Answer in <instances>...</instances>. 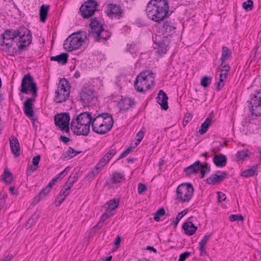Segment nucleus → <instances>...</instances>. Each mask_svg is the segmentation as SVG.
<instances>
[{"mask_svg": "<svg viewBox=\"0 0 261 261\" xmlns=\"http://www.w3.org/2000/svg\"><path fill=\"white\" fill-rule=\"evenodd\" d=\"M146 12L148 17L153 21H162L167 17L169 12L167 0H151L147 5Z\"/></svg>", "mask_w": 261, "mask_h": 261, "instance_id": "f257e3e1", "label": "nucleus"}, {"mask_svg": "<svg viewBox=\"0 0 261 261\" xmlns=\"http://www.w3.org/2000/svg\"><path fill=\"white\" fill-rule=\"evenodd\" d=\"M92 119L91 113H82L72 119L70 128L74 134L86 136L89 134L90 124L92 125Z\"/></svg>", "mask_w": 261, "mask_h": 261, "instance_id": "f03ea898", "label": "nucleus"}, {"mask_svg": "<svg viewBox=\"0 0 261 261\" xmlns=\"http://www.w3.org/2000/svg\"><path fill=\"white\" fill-rule=\"evenodd\" d=\"M114 124L112 116L109 113H102L92 116V128L97 134L103 135L109 132Z\"/></svg>", "mask_w": 261, "mask_h": 261, "instance_id": "7ed1b4c3", "label": "nucleus"}, {"mask_svg": "<svg viewBox=\"0 0 261 261\" xmlns=\"http://www.w3.org/2000/svg\"><path fill=\"white\" fill-rule=\"evenodd\" d=\"M155 74L147 71L139 73L134 82L135 89L139 92L145 93L154 84Z\"/></svg>", "mask_w": 261, "mask_h": 261, "instance_id": "20e7f679", "label": "nucleus"}, {"mask_svg": "<svg viewBox=\"0 0 261 261\" xmlns=\"http://www.w3.org/2000/svg\"><path fill=\"white\" fill-rule=\"evenodd\" d=\"M194 191V189L191 184H181L176 188L175 199L182 203L188 202L192 198Z\"/></svg>", "mask_w": 261, "mask_h": 261, "instance_id": "39448f33", "label": "nucleus"}, {"mask_svg": "<svg viewBox=\"0 0 261 261\" xmlns=\"http://www.w3.org/2000/svg\"><path fill=\"white\" fill-rule=\"evenodd\" d=\"M84 41V39L80 33H73L64 41V48L68 51H72L79 48Z\"/></svg>", "mask_w": 261, "mask_h": 261, "instance_id": "423d86ee", "label": "nucleus"}, {"mask_svg": "<svg viewBox=\"0 0 261 261\" xmlns=\"http://www.w3.org/2000/svg\"><path fill=\"white\" fill-rule=\"evenodd\" d=\"M20 91L22 93L28 94L29 92L36 97L37 96V87L36 84L34 82L33 77L28 73L23 76L22 80Z\"/></svg>", "mask_w": 261, "mask_h": 261, "instance_id": "0eeeda50", "label": "nucleus"}, {"mask_svg": "<svg viewBox=\"0 0 261 261\" xmlns=\"http://www.w3.org/2000/svg\"><path fill=\"white\" fill-rule=\"evenodd\" d=\"M55 101L62 103L65 101L69 96V87L65 79L61 80L58 89L56 91Z\"/></svg>", "mask_w": 261, "mask_h": 261, "instance_id": "6e6552de", "label": "nucleus"}, {"mask_svg": "<svg viewBox=\"0 0 261 261\" xmlns=\"http://www.w3.org/2000/svg\"><path fill=\"white\" fill-rule=\"evenodd\" d=\"M199 170H200L201 174V178H202L204 177L206 173L210 172L211 169L210 167H208V164L206 162L201 164L199 161H197L184 170L187 176H190L193 174H196Z\"/></svg>", "mask_w": 261, "mask_h": 261, "instance_id": "1a4fd4ad", "label": "nucleus"}, {"mask_svg": "<svg viewBox=\"0 0 261 261\" xmlns=\"http://www.w3.org/2000/svg\"><path fill=\"white\" fill-rule=\"evenodd\" d=\"M98 4L93 0L85 2L80 7V10L84 18L93 16L97 10Z\"/></svg>", "mask_w": 261, "mask_h": 261, "instance_id": "9d476101", "label": "nucleus"}, {"mask_svg": "<svg viewBox=\"0 0 261 261\" xmlns=\"http://www.w3.org/2000/svg\"><path fill=\"white\" fill-rule=\"evenodd\" d=\"M17 34L18 31L8 30L2 35L3 36V42L1 45L4 47V49H8L12 47L13 42L16 41Z\"/></svg>", "mask_w": 261, "mask_h": 261, "instance_id": "9b49d317", "label": "nucleus"}, {"mask_svg": "<svg viewBox=\"0 0 261 261\" xmlns=\"http://www.w3.org/2000/svg\"><path fill=\"white\" fill-rule=\"evenodd\" d=\"M54 119L56 125L58 126L61 130H64L66 133L69 132L70 116L68 113L57 114L55 115Z\"/></svg>", "mask_w": 261, "mask_h": 261, "instance_id": "f8f14e48", "label": "nucleus"}, {"mask_svg": "<svg viewBox=\"0 0 261 261\" xmlns=\"http://www.w3.org/2000/svg\"><path fill=\"white\" fill-rule=\"evenodd\" d=\"M251 111L252 115L255 116H261V91H258L250 100Z\"/></svg>", "mask_w": 261, "mask_h": 261, "instance_id": "ddd939ff", "label": "nucleus"}, {"mask_svg": "<svg viewBox=\"0 0 261 261\" xmlns=\"http://www.w3.org/2000/svg\"><path fill=\"white\" fill-rule=\"evenodd\" d=\"M16 41H18L20 44L18 45V47L20 50L24 49L26 47L28 46L32 41V36L29 31L26 32L22 33L18 31Z\"/></svg>", "mask_w": 261, "mask_h": 261, "instance_id": "4468645a", "label": "nucleus"}, {"mask_svg": "<svg viewBox=\"0 0 261 261\" xmlns=\"http://www.w3.org/2000/svg\"><path fill=\"white\" fill-rule=\"evenodd\" d=\"M95 97L94 92L92 90L85 88L80 93V101L84 107H88Z\"/></svg>", "mask_w": 261, "mask_h": 261, "instance_id": "2eb2a0df", "label": "nucleus"}, {"mask_svg": "<svg viewBox=\"0 0 261 261\" xmlns=\"http://www.w3.org/2000/svg\"><path fill=\"white\" fill-rule=\"evenodd\" d=\"M105 12L108 16L111 17L115 16L119 18L122 17L123 11L120 6L109 4L107 5V10Z\"/></svg>", "mask_w": 261, "mask_h": 261, "instance_id": "dca6fc26", "label": "nucleus"}, {"mask_svg": "<svg viewBox=\"0 0 261 261\" xmlns=\"http://www.w3.org/2000/svg\"><path fill=\"white\" fill-rule=\"evenodd\" d=\"M135 101L133 99L129 98H122L118 103L121 112H125L135 106Z\"/></svg>", "mask_w": 261, "mask_h": 261, "instance_id": "f3484780", "label": "nucleus"}, {"mask_svg": "<svg viewBox=\"0 0 261 261\" xmlns=\"http://www.w3.org/2000/svg\"><path fill=\"white\" fill-rule=\"evenodd\" d=\"M111 33L102 27L97 32L93 34L92 37L96 41L104 42L111 36Z\"/></svg>", "mask_w": 261, "mask_h": 261, "instance_id": "a211bd4d", "label": "nucleus"}, {"mask_svg": "<svg viewBox=\"0 0 261 261\" xmlns=\"http://www.w3.org/2000/svg\"><path fill=\"white\" fill-rule=\"evenodd\" d=\"M227 173L225 172H218L216 174L212 175L209 177L206 182L209 185H216L226 178Z\"/></svg>", "mask_w": 261, "mask_h": 261, "instance_id": "6ab92c4d", "label": "nucleus"}, {"mask_svg": "<svg viewBox=\"0 0 261 261\" xmlns=\"http://www.w3.org/2000/svg\"><path fill=\"white\" fill-rule=\"evenodd\" d=\"M35 100V97L29 98L24 102V113L28 117H32L34 115L33 102Z\"/></svg>", "mask_w": 261, "mask_h": 261, "instance_id": "aec40b11", "label": "nucleus"}, {"mask_svg": "<svg viewBox=\"0 0 261 261\" xmlns=\"http://www.w3.org/2000/svg\"><path fill=\"white\" fill-rule=\"evenodd\" d=\"M158 102L161 105L162 109L166 110L168 109V96L163 91L160 90L158 95Z\"/></svg>", "mask_w": 261, "mask_h": 261, "instance_id": "412c9836", "label": "nucleus"}, {"mask_svg": "<svg viewBox=\"0 0 261 261\" xmlns=\"http://www.w3.org/2000/svg\"><path fill=\"white\" fill-rule=\"evenodd\" d=\"M10 148L12 153L15 157H18L20 155V145L18 140L15 137H12L10 141Z\"/></svg>", "mask_w": 261, "mask_h": 261, "instance_id": "4be33fe9", "label": "nucleus"}, {"mask_svg": "<svg viewBox=\"0 0 261 261\" xmlns=\"http://www.w3.org/2000/svg\"><path fill=\"white\" fill-rule=\"evenodd\" d=\"M119 204V200L118 199H113L109 200L106 203L107 207L105 211L108 214L113 215V211L116 210Z\"/></svg>", "mask_w": 261, "mask_h": 261, "instance_id": "5701e85b", "label": "nucleus"}, {"mask_svg": "<svg viewBox=\"0 0 261 261\" xmlns=\"http://www.w3.org/2000/svg\"><path fill=\"white\" fill-rule=\"evenodd\" d=\"M213 162L217 167H224L227 163V159L223 154H215Z\"/></svg>", "mask_w": 261, "mask_h": 261, "instance_id": "b1692460", "label": "nucleus"}, {"mask_svg": "<svg viewBox=\"0 0 261 261\" xmlns=\"http://www.w3.org/2000/svg\"><path fill=\"white\" fill-rule=\"evenodd\" d=\"M68 56L66 53H62L56 56H52L50 60L52 61H57L61 65H65L67 63Z\"/></svg>", "mask_w": 261, "mask_h": 261, "instance_id": "393cba45", "label": "nucleus"}, {"mask_svg": "<svg viewBox=\"0 0 261 261\" xmlns=\"http://www.w3.org/2000/svg\"><path fill=\"white\" fill-rule=\"evenodd\" d=\"M112 182L114 184L122 182L125 180L124 175L120 172H114L111 177Z\"/></svg>", "mask_w": 261, "mask_h": 261, "instance_id": "a878e982", "label": "nucleus"}, {"mask_svg": "<svg viewBox=\"0 0 261 261\" xmlns=\"http://www.w3.org/2000/svg\"><path fill=\"white\" fill-rule=\"evenodd\" d=\"M231 50L226 46H223L222 48V55L221 61L224 63L225 61L230 59L231 57Z\"/></svg>", "mask_w": 261, "mask_h": 261, "instance_id": "bb28decb", "label": "nucleus"}, {"mask_svg": "<svg viewBox=\"0 0 261 261\" xmlns=\"http://www.w3.org/2000/svg\"><path fill=\"white\" fill-rule=\"evenodd\" d=\"M89 25L91 29L90 33L92 36L103 27L96 19H93Z\"/></svg>", "mask_w": 261, "mask_h": 261, "instance_id": "cd10ccee", "label": "nucleus"}, {"mask_svg": "<svg viewBox=\"0 0 261 261\" xmlns=\"http://www.w3.org/2000/svg\"><path fill=\"white\" fill-rule=\"evenodd\" d=\"M49 6L48 5H43L40 9V20L44 22L47 18Z\"/></svg>", "mask_w": 261, "mask_h": 261, "instance_id": "c85d7f7f", "label": "nucleus"}, {"mask_svg": "<svg viewBox=\"0 0 261 261\" xmlns=\"http://www.w3.org/2000/svg\"><path fill=\"white\" fill-rule=\"evenodd\" d=\"M81 152H82L81 151H75L72 148L70 147L68 150L67 151H66L64 153H63V155L65 160H68L73 158L74 156H76Z\"/></svg>", "mask_w": 261, "mask_h": 261, "instance_id": "c756f323", "label": "nucleus"}, {"mask_svg": "<svg viewBox=\"0 0 261 261\" xmlns=\"http://www.w3.org/2000/svg\"><path fill=\"white\" fill-rule=\"evenodd\" d=\"M40 160V155H36L34 156L33 159L32 164L35 167H32L31 166L30 168L27 170V173L29 174H31L37 170L38 166Z\"/></svg>", "mask_w": 261, "mask_h": 261, "instance_id": "7c9ffc66", "label": "nucleus"}, {"mask_svg": "<svg viewBox=\"0 0 261 261\" xmlns=\"http://www.w3.org/2000/svg\"><path fill=\"white\" fill-rule=\"evenodd\" d=\"M212 123V119L210 118H207L204 122L201 124V128L199 130V133L201 134V135H203L204 134H205L208 127H210V125Z\"/></svg>", "mask_w": 261, "mask_h": 261, "instance_id": "2f4dec72", "label": "nucleus"}, {"mask_svg": "<svg viewBox=\"0 0 261 261\" xmlns=\"http://www.w3.org/2000/svg\"><path fill=\"white\" fill-rule=\"evenodd\" d=\"M257 174V171L256 167H252L251 168L242 172L241 174V175L243 177L247 178Z\"/></svg>", "mask_w": 261, "mask_h": 261, "instance_id": "473e14b6", "label": "nucleus"}, {"mask_svg": "<svg viewBox=\"0 0 261 261\" xmlns=\"http://www.w3.org/2000/svg\"><path fill=\"white\" fill-rule=\"evenodd\" d=\"M228 72H222L219 75V82L217 84V89L220 90L224 85V82L226 80L228 76Z\"/></svg>", "mask_w": 261, "mask_h": 261, "instance_id": "72a5a7b5", "label": "nucleus"}, {"mask_svg": "<svg viewBox=\"0 0 261 261\" xmlns=\"http://www.w3.org/2000/svg\"><path fill=\"white\" fill-rule=\"evenodd\" d=\"M163 28L166 33L169 34H172L175 32L176 28L171 24V23L169 21H165L163 24Z\"/></svg>", "mask_w": 261, "mask_h": 261, "instance_id": "f704fd0d", "label": "nucleus"}, {"mask_svg": "<svg viewBox=\"0 0 261 261\" xmlns=\"http://www.w3.org/2000/svg\"><path fill=\"white\" fill-rule=\"evenodd\" d=\"M187 213L186 210H184L180 213H178L176 218L172 220L171 225L173 227H176L180 221V220Z\"/></svg>", "mask_w": 261, "mask_h": 261, "instance_id": "c9c22d12", "label": "nucleus"}, {"mask_svg": "<svg viewBox=\"0 0 261 261\" xmlns=\"http://www.w3.org/2000/svg\"><path fill=\"white\" fill-rule=\"evenodd\" d=\"M187 213L186 210H184L180 213H178L176 218L172 220L171 225L173 227H176L180 221V220Z\"/></svg>", "mask_w": 261, "mask_h": 261, "instance_id": "e433bc0d", "label": "nucleus"}, {"mask_svg": "<svg viewBox=\"0 0 261 261\" xmlns=\"http://www.w3.org/2000/svg\"><path fill=\"white\" fill-rule=\"evenodd\" d=\"M3 178L5 182L8 184H10L13 180L12 174L8 169H6L4 170Z\"/></svg>", "mask_w": 261, "mask_h": 261, "instance_id": "4c0bfd02", "label": "nucleus"}, {"mask_svg": "<svg viewBox=\"0 0 261 261\" xmlns=\"http://www.w3.org/2000/svg\"><path fill=\"white\" fill-rule=\"evenodd\" d=\"M112 215L108 214L106 211L105 213L101 216L100 221L97 223V226L99 228H101L105 226V223L106 220L109 217H111Z\"/></svg>", "mask_w": 261, "mask_h": 261, "instance_id": "58836bf2", "label": "nucleus"}, {"mask_svg": "<svg viewBox=\"0 0 261 261\" xmlns=\"http://www.w3.org/2000/svg\"><path fill=\"white\" fill-rule=\"evenodd\" d=\"M243 8L246 11L252 10L253 7V2L252 0H248L242 4Z\"/></svg>", "mask_w": 261, "mask_h": 261, "instance_id": "ea45409f", "label": "nucleus"}, {"mask_svg": "<svg viewBox=\"0 0 261 261\" xmlns=\"http://www.w3.org/2000/svg\"><path fill=\"white\" fill-rule=\"evenodd\" d=\"M70 168L67 167L63 171L58 174L55 177H54V181H57L59 179H62L67 174V172L69 170Z\"/></svg>", "mask_w": 261, "mask_h": 261, "instance_id": "a19ab883", "label": "nucleus"}, {"mask_svg": "<svg viewBox=\"0 0 261 261\" xmlns=\"http://www.w3.org/2000/svg\"><path fill=\"white\" fill-rule=\"evenodd\" d=\"M101 170V168H99V167L96 166L91 170L88 175V176L90 178H94L100 172Z\"/></svg>", "mask_w": 261, "mask_h": 261, "instance_id": "79ce46f5", "label": "nucleus"}, {"mask_svg": "<svg viewBox=\"0 0 261 261\" xmlns=\"http://www.w3.org/2000/svg\"><path fill=\"white\" fill-rule=\"evenodd\" d=\"M165 214V211L164 208H160L156 211L154 216V220L156 221L160 220V217L164 216Z\"/></svg>", "mask_w": 261, "mask_h": 261, "instance_id": "37998d69", "label": "nucleus"}, {"mask_svg": "<svg viewBox=\"0 0 261 261\" xmlns=\"http://www.w3.org/2000/svg\"><path fill=\"white\" fill-rule=\"evenodd\" d=\"M237 158L239 160H244L245 158L248 157L247 150L239 151L237 153Z\"/></svg>", "mask_w": 261, "mask_h": 261, "instance_id": "c03bdc74", "label": "nucleus"}, {"mask_svg": "<svg viewBox=\"0 0 261 261\" xmlns=\"http://www.w3.org/2000/svg\"><path fill=\"white\" fill-rule=\"evenodd\" d=\"M211 78L208 76H204L201 80L200 84L203 87H207L211 83Z\"/></svg>", "mask_w": 261, "mask_h": 261, "instance_id": "a18cd8bd", "label": "nucleus"}, {"mask_svg": "<svg viewBox=\"0 0 261 261\" xmlns=\"http://www.w3.org/2000/svg\"><path fill=\"white\" fill-rule=\"evenodd\" d=\"M199 249L200 251V256L204 257L208 256V253L206 250L205 245L203 244H199Z\"/></svg>", "mask_w": 261, "mask_h": 261, "instance_id": "49530a36", "label": "nucleus"}, {"mask_svg": "<svg viewBox=\"0 0 261 261\" xmlns=\"http://www.w3.org/2000/svg\"><path fill=\"white\" fill-rule=\"evenodd\" d=\"M117 150L115 148L110 150L104 156L109 161L110 159L116 154Z\"/></svg>", "mask_w": 261, "mask_h": 261, "instance_id": "de8ad7c7", "label": "nucleus"}, {"mask_svg": "<svg viewBox=\"0 0 261 261\" xmlns=\"http://www.w3.org/2000/svg\"><path fill=\"white\" fill-rule=\"evenodd\" d=\"M229 220L231 221L242 222L243 217L241 215H231L229 216Z\"/></svg>", "mask_w": 261, "mask_h": 261, "instance_id": "09e8293b", "label": "nucleus"}, {"mask_svg": "<svg viewBox=\"0 0 261 261\" xmlns=\"http://www.w3.org/2000/svg\"><path fill=\"white\" fill-rule=\"evenodd\" d=\"M218 70L221 72H228L230 70V67L228 64L223 65V63L221 62V65L218 67Z\"/></svg>", "mask_w": 261, "mask_h": 261, "instance_id": "8fccbe9b", "label": "nucleus"}, {"mask_svg": "<svg viewBox=\"0 0 261 261\" xmlns=\"http://www.w3.org/2000/svg\"><path fill=\"white\" fill-rule=\"evenodd\" d=\"M181 228H197V227L195 226L191 221H187L184 223Z\"/></svg>", "mask_w": 261, "mask_h": 261, "instance_id": "3c124183", "label": "nucleus"}, {"mask_svg": "<svg viewBox=\"0 0 261 261\" xmlns=\"http://www.w3.org/2000/svg\"><path fill=\"white\" fill-rule=\"evenodd\" d=\"M109 162V161L105 158V156H103L98 162L97 164V167H99V168H102Z\"/></svg>", "mask_w": 261, "mask_h": 261, "instance_id": "603ef678", "label": "nucleus"}, {"mask_svg": "<svg viewBox=\"0 0 261 261\" xmlns=\"http://www.w3.org/2000/svg\"><path fill=\"white\" fill-rule=\"evenodd\" d=\"M50 192L49 189L48 188L45 187L39 193V196L40 198H43L46 197Z\"/></svg>", "mask_w": 261, "mask_h": 261, "instance_id": "864d4df0", "label": "nucleus"}, {"mask_svg": "<svg viewBox=\"0 0 261 261\" xmlns=\"http://www.w3.org/2000/svg\"><path fill=\"white\" fill-rule=\"evenodd\" d=\"M212 235V233L207 232L203 238V239L201 240V241L199 243V244H203L206 245L209 238Z\"/></svg>", "mask_w": 261, "mask_h": 261, "instance_id": "5fc2aeb1", "label": "nucleus"}, {"mask_svg": "<svg viewBox=\"0 0 261 261\" xmlns=\"http://www.w3.org/2000/svg\"><path fill=\"white\" fill-rule=\"evenodd\" d=\"M191 255V252L186 251L180 254L178 261H185Z\"/></svg>", "mask_w": 261, "mask_h": 261, "instance_id": "6e6d98bb", "label": "nucleus"}, {"mask_svg": "<svg viewBox=\"0 0 261 261\" xmlns=\"http://www.w3.org/2000/svg\"><path fill=\"white\" fill-rule=\"evenodd\" d=\"M133 148L132 147H128V148H127L121 154V155L118 158L117 160L126 156L127 155H128L129 153H130L133 151Z\"/></svg>", "mask_w": 261, "mask_h": 261, "instance_id": "4d7b16f0", "label": "nucleus"}, {"mask_svg": "<svg viewBox=\"0 0 261 261\" xmlns=\"http://www.w3.org/2000/svg\"><path fill=\"white\" fill-rule=\"evenodd\" d=\"M147 190L146 186L142 183H139L138 187V192L139 194H141Z\"/></svg>", "mask_w": 261, "mask_h": 261, "instance_id": "13d9d810", "label": "nucleus"}, {"mask_svg": "<svg viewBox=\"0 0 261 261\" xmlns=\"http://www.w3.org/2000/svg\"><path fill=\"white\" fill-rule=\"evenodd\" d=\"M144 134L143 131H139L137 133V142L135 143L136 146L138 145L140 143V142L141 141V140H142V139L144 137Z\"/></svg>", "mask_w": 261, "mask_h": 261, "instance_id": "bf43d9fd", "label": "nucleus"}, {"mask_svg": "<svg viewBox=\"0 0 261 261\" xmlns=\"http://www.w3.org/2000/svg\"><path fill=\"white\" fill-rule=\"evenodd\" d=\"M65 197H63L60 193L59 194L56 200L55 201V204L56 206H59L65 200Z\"/></svg>", "mask_w": 261, "mask_h": 261, "instance_id": "052dcab7", "label": "nucleus"}, {"mask_svg": "<svg viewBox=\"0 0 261 261\" xmlns=\"http://www.w3.org/2000/svg\"><path fill=\"white\" fill-rule=\"evenodd\" d=\"M218 201L221 202L226 199V195L221 192H218Z\"/></svg>", "mask_w": 261, "mask_h": 261, "instance_id": "680f3d73", "label": "nucleus"}, {"mask_svg": "<svg viewBox=\"0 0 261 261\" xmlns=\"http://www.w3.org/2000/svg\"><path fill=\"white\" fill-rule=\"evenodd\" d=\"M184 233L187 236H191L194 234L197 229H183Z\"/></svg>", "mask_w": 261, "mask_h": 261, "instance_id": "e2e57ef3", "label": "nucleus"}, {"mask_svg": "<svg viewBox=\"0 0 261 261\" xmlns=\"http://www.w3.org/2000/svg\"><path fill=\"white\" fill-rule=\"evenodd\" d=\"M70 190L69 189H67V188H65V189H62L60 192V194H61L62 196H63V197H65V198L66 197V196L69 194L70 193Z\"/></svg>", "mask_w": 261, "mask_h": 261, "instance_id": "0e129e2a", "label": "nucleus"}, {"mask_svg": "<svg viewBox=\"0 0 261 261\" xmlns=\"http://www.w3.org/2000/svg\"><path fill=\"white\" fill-rule=\"evenodd\" d=\"M121 237L120 236V235L119 234L117 235L115 239V242H114V245L117 248L119 247L120 244L121 242Z\"/></svg>", "mask_w": 261, "mask_h": 261, "instance_id": "69168bd1", "label": "nucleus"}, {"mask_svg": "<svg viewBox=\"0 0 261 261\" xmlns=\"http://www.w3.org/2000/svg\"><path fill=\"white\" fill-rule=\"evenodd\" d=\"M71 176H70L66 182V186H67V189L70 190L73 186V181H71Z\"/></svg>", "mask_w": 261, "mask_h": 261, "instance_id": "338daca9", "label": "nucleus"}, {"mask_svg": "<svg viewBox=\"0 0 261 261\" xmlns=\"http://www.w3.org/2000/svg\"><path fill=\"white\" fill-rule=\"evenodd\" d=\"M60 140L65 143H67L70 141L69 138L62 135L60 136Z\"/></svg>", "mask_w": 261, "mask_h": 261, "instance_id": "774afa93", "label": "nucleus"}]
</instances>
